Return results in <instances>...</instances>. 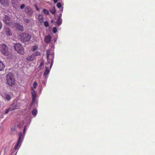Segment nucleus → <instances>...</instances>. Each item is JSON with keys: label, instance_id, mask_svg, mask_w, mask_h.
Instances as JSON below:
<instances>
[{"label": "nucleus", "instance_id": "f257e3e1", "mask_svg": "<svg viewBox=\"0 0 155 155\" xmlns=\"http://www.w3.org/2000/svg\"><path fill=\"white\" fill-rule=\"evenodd\" d=\"M23 137V134L22 133H20L19 134V137L17 142L14 148L11 150L12 154H13V155H16L18 150L21 146L22 142V140Z\"/></svg>", "mask_w": 155, "mask_h": 155}, {"label": "nucleus", "instance_id": "f03ea898", "mask_svg": "<svg viewBox=\"0 0 155 155\" xmlns=\"http://www.w3.org/2000/svg\"><path fill=\"white\" fill-rule=\"evenodd\" d=\"M47 58L48 59V63L47 64H50V68L51 67L54 62V54L50 50H47L46 51Z\"/></svg>", "mask_w": 155, "mask_h": 155}, {"label": "nucleus", "instance_id": "7ed1b4c3", "mask_svg": "<svg viewBox=\"0 0 155 155\" xmlns=\"http://www.w3.org/2000/svg\"><path fill=\"white\" fill-rule=\"evenodd\" d=\"M7 83L10 86H13L15 83V80L12 74L8 73L6 76Z\"/></svg>", "mask_w": 155, "mask_h": 155}, {"label": "nucleus", "instance_id": "20e7f679", "mask_svg": "<svg viewBox=\"0 0 155 155\" xmlns=\"http://www.w3.org/2000/svg\"><path fill=\"white\" fill-rule=\"evenodd\" d=\"M14 48L18 53L21 54H24V50L21 44L17 43L15 44L14 46Z\"/></svg>", "mask_w": 155, "mask_h": 155}, {"label": "nucleus", "instance_id": "39448f33", "mask_svg": "<svg viewBox=\"0 0 155 155\" xmlns=\"http://www.w3.org/2000/svg\"><path fill=\"white\" fill-rule=\"evenodd\" d=\"M0 51L4 55L7 56L9 54L8 47L5 44H2L0 45Z\"/></svg>", "mask_w": 155, "mask_h": 155}, {"label": "nucleus", "instance_id": "423d86ee", "mask_svg": "<svg viewBox=\"0 0 155 155\" xmlns=\"http://www.w3.org/2000/svg\"><path fill=\"white\" fill-rule=\"evenodd\" d=\"M21 41L26 42L29 41L31 38V36L28 34L22 33L20 35Z\"/></svg>", "mask_w": 155, "mask_h": 155}, {"label": "nucleus", "instance_id": "0eeeda50", "mask_svg": "<svg viewBox=\"0 0 155 155\" xmlns=\"http://www.w3.org/2000/svg\"><path fill=\"white\" fill-rule=\"evenodd\" d=\"M11 18L10 17L7 15H5V17L3 18V21L5 24L10 26L13 27L14 26L13 25V23L11 22L10 21Z\"/></svg>", "mask_w": 155, "mask_h": 155}, {"label": "nucleus", "instance_id": "6e6552de", "mask_svg": "<svg viewBox=\"0 0 155 155\" xmlns=\"http://www.w3.org/2000/svg\"><path fill=\"white\" fill-rule=\"evenodd\" d=\"M13 25L14 26L12 28L15 27L17 29L21 31H23L24 30L23 26L18 23H13Z\"/></svg>", "mask_w": 155, "mask_h": 155}, {"label": "nucleus", "instance_id": "1a4fd4ad", "mask_svg": "<svg viewBox=\"0 0 155 155\" xmlns=\"http://www.w3.org/2000/svg\"><path fill=\"white\" fill-rule=\"evenodd\" d=\"M32 94V102L31 104V107L34 104L36 100V93L35 91H33L31 93Z\"/></svg>", "mask_w": 155, "mask_h": 155}, {"label": "nucleus", "instance_id": "9d476101", "mask_svg": "<svg viewBox=\"0 0 155 155\" xmlns=\"http://www.w3.org/2000/svg\"><path fill=\"white\" fill-rule=\"evenodd\" d=\"M32 94V102L31 104V107L34 104L36 100V93L35 91H33L31 93Z\"/></svg>", "mask_w": 155, "mask_h": 155}, {"label": "nucleus", "instance_id": "9b49d317", "mask_svg": "<svg viewBox=\"0 0 155 155\" xmlns=\"http://www.w3.org/2000/svg\"><path fill=\"white\" fill-rule=\"evenodd\" d=\"M52 37L51 35H46L44 38V41L47 44L50 43Z\"/></svg>", "mask_w": 155, "mask_h": 155}, {"label": "nucleus", "instance_id": "f8f14e48", "mask_svg": "<svg viewBox=\"0 0 155 155\" xmlns=\"http://www.w3.org/2000/svg\"><path fill=\"white\" fill-rule=\"evenodd\" d=\"M59 15H58V18L57 21V24L58 26L60 25L62 22V19L61 18L62 14L61 12H59Z\"/></svg>", "mask_w": 155, "mask_h": 155}, {"label": "nucleus", "instance_id": "ddd939ff", "mask_svg": "<svg viewBox=\"0 0 155 155\" xmlns=\"http://www.w3.org/2000/svg\"><path fill=\"white\" fill-rule=\"evenodd\" d=\"M4 32L7 35L11 36L12 35V32L8 28L5 27Z\"/></svg>", "mask_w": 155, "mask_h": 155}, {"label": "nucleus", "instance_id": "4468645a", "mask_svg": "<svg viewBox=\"0 0 155 155\" xmlns=\"http://www.w3.org/2000/svg\"><path fill=\"white\" fill-rule=\"evenodd\" d=\"M1 4L5 7H6L9 5L8 0H0Z\"/></svg>", "mask_w": 155, "mask_h": 155}, {"label": "nucleus", "instance_id": "2eb2a0df", "mask_svg": "<svg viewBox=\"0 0 155 155\" xmlns=\"http://www.w3.org/2000/svg\"><path fill=\"white\" fill-rule=\"evenodd\" d=\"M35 59V58L32 54L28 56L26 58L27 60L28 61H33Z\"/></svg>", "mask_w": 155, "mask_h": 155}, {"label": "nucleus", "instance_id": "dca6fc26", "mask_svg": "<svg viewBox=\"0 0 155 155\" xmlns=\"http://www.w3.org/2000/svg\"><path fill=\"white\" fill-rule=\"evenodd\" d=\"M45 68H46V70L45 71L43 74V75L44 76H45L48 75L50 72L49 70L48 67L46 66Z\"/></svg>", "mask_w": 155, "mask_h": 155}, {"label": "nucleus", "instance_id": "f3484780", "mask_svg": "<svg viewBox=\"0 0 155 155\" xmlns=\"http://www.w3.org/2000/svg\"><path fill=\"white\" fill-rule=\"evenodd\" d=\"M5 65L2 61H0V71H2L4 69Z\"/></svg>", "mask_w": 155, "mask_h": 155}, {"label": "nucleus", "instance_id": "a211bd4d", "mask_svg": "<svg viewBox=\"0 0 155 155\" xmlns=\"http://www.w3.org/2000/svg\"><path fill=\"white\" fill-rule=\"evenodd\" d=\"M37 85L38 84L37 82L36 81H35L33 84V87H31V93L34 90L35 91L34 89V88H36Z\"/></svg>", "mask_w": 155, "mask_h": 155}, {"label": "nucleus", "instance_id": "6ab92c4d", "mask_svg": "<svg viewBox=\"0 0 155 155\" xmlns=\"http://www.w3.org/2000/svg\"><path fill=\"white\" fill-rule=\"evenodd\" d=\"M16 109L15 108H11L10 107V108H8L7 109L5 112V114H7L8 112L10 111H13Z\"/></svg>", "mask_w": 155, "mask_h": 155}, {"label": "nucleus", "instance_id": "aec40b11", "mask_svg": "<svg viewBox=\"0 0 155 155\" xmlns=\"http://www.w3.org/2000/svg\"><path fill=\"white\" fill-rule=\"evenodd\" d=\"M32 54L33 55V56H34L35 58L36 56H39L41 55L40 53L38 51H37L34 52Z\"/></svg>", "mask_w": 155, "mask_h": 155}, {"label": "nucleus", "instance_id": "412c9836", "mask_svg": "<svg viewBox=\"0 0 155 155\" xmlns=\"http://www.w3.org/2000/svg\"><path fill=\"white\" fill-rule=\"evenodd\" d=\"M38 18L39 20V22L41 23H42L43 21V17L42 15H39L38 16Z\"/></svg>", "mask_w": 155, "mask_h": 155}, {"label": "nucleus", "instance_id": "4be33fe9", "mask_svg": "<svg viewBox=\"0 0 155 155\" xmlns=\"http://www.w3.org/2000/svg\"><path fill=\"white\" fill-rule=\"evenodd\" d=\"M5 97L6 100L8 101L10 100L11 98V97L10 95L7 94H5Z\"/></svg>", "mask_w": 155, "mask_h": 155}, {"label": "nucleus", "instance_id": "5701e85b", "mask_svg": "<svg viewBox=\"0 0 155 155\" xmlns=\"http://www.w3.org/2000/svg\"><path fill=\"white\" fill-rule=\"evenodd\" d=\"M37 110L36 109H34L32 111V114L34 116H36L37 114Z\"/></svg>", "mask_w": 155, "mask_h": 155}, {"label": "nucleus", "instance_id": "b1692460", "mask_svg": "<svg viewBox=\"0 0 155 155\" xmlns=\"http://www.w3.org/2000/svg\"><path fill=\"white\" fill-rule=\"evenodd\" d=\"M25 12L29 15L32 14L33 12V10H25Z\"/></svg>", "mask_w": 155, "mask_h": 155}, {"label": "nucleus", "instance_id": "393cba45", "mask_svg": "<svg viewBox=\"0 0 155 155\" xmlns=\"http://www.w3.org/2000/svg\"><path fill=\"white\" fill-rule=\"evenodd\" d=\"M17 130L16 129V127L15 126H14L12 127L11 129V132L13 133L15 131H16Z\"/></svg>", "mask_w": 155, "mask_h": 155}, {"label": "nucleus", "instance_id": "a878e982", "mask_svg": "<svg viewBox=\"0 0 155 155\" xmlns=\"http://www.w3.org/2000/svg\"><path fill=\"white\" fill-rule=\"evenodd\" d=\"M45 26L46 27H48L49 26V23L48 21H45L44 23Z\"/></svg>", "mask_w": 155, "mask_h": 155}, {"label": "nucleus", "instance_id": "bb28decb", "mask_svg": "<svg viewBox=\"0 0 155 155\" xmlns=\"http://www.w3.org/2000/svg\"><path fill=\"white\" fill-rule=\"evenodd\" d=\"M38 48V47L37 46L35 45L33 46V51H34L36 50H37Z\"/></svg>", "mask_w": 155, "mask_h": 155}, {"label": "nucleus", "instance_id": "cd10ccee", "mask_svg": "<svg viewBox=\"0 0 155 155\" xmlns=\"http://www.w3.org/2000/svg\"><path fill=\"white\" fill-rule=\"evenodd\" d=\"M44 64V62L43 61H42L40 64V65L39 66V68H41L42 66Z\"/></svg>", "mask_w": 155, "mask_h": 155}, {"label": "nucleus", "instance_id": "c85d7f7f", "mask_svg": "<svg viewBox=\"0 0 155 155\" xmlns=\"http://www.w3.org/2000/svg\"><path fill=\"white\" fill-rule=\"evenodd\" d=\"M53 32L54 33H56V32L57 31V28L56 27H54L53 28Z\"/></svg>", "mask_w": 155, "mask_h": 155}, {"label": "nucleus", "instance_id": "c756f323", "mask_svg": "<svg viewBox=\"0 0 155 155\" xmlns=\"http://www.w3.org/2000/svg\"><path fill=\"white\" fill-rule=\"evenodd\" d=\"M61 4L60 3H58L57 5V7L59 8H60L61 7Z\"/></svg>", "mask_w": 155, "mask_h": 155}, {"label": "nucleus", "instance_id": "7c9ffc66", "mask_svg": "<svg viewBox=\"0 0 155 155\" xmlns=\"http://www.w3.org/2000/svg\"><path fill=\"white\" fill-rule=\"evenodd\" d=\"M25 5L24 4H23L20 6V8L21 9H23L24 8Z\"/></svg>", "mask_w": 155, "mask_h": 155}, {"label": "nucleus", "instance_id": "2f4dec72", "mask_svg": "<svg viewBox=\"0 0 155 155\" xmlns=\"http://www.w3.org/2000/svg\"><path fill=\"white\" fill-rule=\"evenodd\" d=\"M12 108H16V104H15L14 103H13L12 105Z\"/></svg>", "mask_w": 155, "mask_h": 155}, {"label": "nucleus", "instance_id": "473e14b6", "mask_svg": "<svg viewBox=\"0 0 155 155\" xmlns=\"http://www.w3.org/2000/svg\"><path fill=\"white\" fill-rule=\"evenodd\" d=\"M45 13L48 14L49 13L48 10H43Z\"/></svg>", "mask_w": 155, "mask_h": 155}, {"label": "nucleus", "instance_id": "72a5a7b5", "mask_svg": "<svg viewBox=\"0 0 155 155\" xmlns=\"http://www.w3.org/2000/svg\"><path fill=\"white\" fill-rule=\"evenodd\" d=\"M23 125V124L22 123L21 124H19L18 125V127L19 128H21L22 126Z\"/></svg>", "mask_w": 155, "mask_h": 155}, {"label": "nucleus", "instance_id": "f704fd0d", "mask_svg": "<svg viewBox=\"0 0 155 155\" xmlns=\"http://www.w3.org/2000/svg\"><path fill=\"white\" fill-rule=\"evenodd\" d=\"M50 11L53 14H54L56 12V10H50Z\"/></svg>", "mask_w": 155, "mask_h": 155}, {"label": "nucleus", "instance_id": "c9c22d12", "mask_svg": "<svg viewBox=\"0 0 155 155\" xmlns=\"http://www.w3.org/2000/svg\"><path fill=\"white\" fill-rule=\"evenodd\" d=\"M25 22L26 23H28L29 21V20L28 19H25L24 20Z\"/></svg>", "mask_w": 155, "mask_h": 155}, {"label": "nucleus", "instance_id": "e433bc0d", "mask_svg": "<svg viewBox=\"0 0 155 155\" xmlns=\"http://www.w3.org/2000/svg\"><path fill=\"white\" fill-rule=\"evenodd\" d=\"M26 130V126H25L23 130V134H25Z\"/></svg>", "mask_w": 155, "mask_h": 155}, {"label": "nucleus", "instance_id": "4c0bfd02", "mask_svg": "<svg viewBox=\"0 0 155 155\" xmlns=\"http://www.w3.org/2000/svg\"><path fill=\"white\" fill-rule=\"evenodd\" d=\"M2 27V23L0 22V30L1 29Z\"/></svg>", "mask_w": 155, "mask_h": 155}, {"label": "nucleus", "instance_id": "58836bf2", "mask_svg": "<svg viewBox=\"0 0 155 155\" xmlns=\"http://www.w3.org/2000/svg\"><path fill=\"white\" fill-rule=\"evenodd\" d=\"M54 3H56L57 2L58 0H54Z\"/></svg>", "mask_w": 155, "mask_h": 155}, {"label": "nucleus", "instance_id": "ea45409f", "mask_svg": "<svg viewBox=\"0 0 155 155\" xmlns=\"http://www.w3.org/2000/svg\"><path fill=\"white\" fill-rule=\"evenodd\" d=\"M36 8L37 10H39L38 9V8L36 7Z\"/></svg>", "mask_w": 155, "mask_h": 155}, {"label": "nucleus", "instance_id": "a19ab883", "mask_svg": "<svg viewBox=\"0 0 155 155\" xmlns=\"http://www.w3.org/2000/svg\"><path fill=\"white\" fill-rule=\"evenodd\" d=\"M43 10H46V9H44Z\"/></svg>", "mask_w": 155, "mask_h": 155}]
</instances>
